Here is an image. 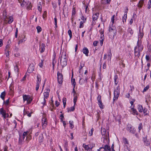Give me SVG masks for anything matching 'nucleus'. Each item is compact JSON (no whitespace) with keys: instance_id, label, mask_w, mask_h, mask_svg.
Here are the masks:
<instances>
[{"instance_id":"f257e3e1","label":"nucleus","mask_w":151,"mask_h":151,"mask_svg":"<svg viewBox=\"0 0 151 151\" xmlns=\"http://www.w3.org/2000/svg\"><path fill=\"white\" fill-rule=\"evenodd\" d=\"M143 48V46L141 44H138L134 48V54L135 56L139 57L140 55V52L142 51Z\"/></svg>"},{"instance_id":"f03ea898","label":"nucleus","mask_w":151,"mask_h":151,"mask_svg":"<svg viewBox=\"0 0 151 151\" xmlns=\"http://www.w3.org/2000/svg\"><path fill=\"white\" fill-rule=\"evenodd\" d=\"M60 63L62 67L66 66L67 64V60L65 54L63 53L61 57Z\"/></svg>"},{"instance_id":"7ed1b4c3","label":"nucleus","mask_w":151,"mask_h":151,"mask_svg":"<svg viewBox=\"0 0 151 151\" xmlns=\"http://www.w3.org/2000/svg\"><path fill=\"white\" fill-rule=\"evenodd\" d=\"M119 94V86H118L115 90L114 92V97L113 100L114 101L117 100Z\"/></svg>"},{"instance_id":"20e7f679","label":"nucleus","mask_w":151,"mask_h":151,"mask_svg":"<svg viewBox=\"0 0 151 151\" xmlns=\"http://www.w3.org/2000/svg\"><path fill=\"white\" fill-rule=\"evenodd\" d=\"M23 98L24 102L25 101H27V104H30L32 100V99L30 98V96L29 95L23 94Z\"/></svg>"},{"instance_id":"39448f33","label":"nucleus","mask_w":151,"mask_h":151,"mask_svg":"<svg viewBox=\"0 0 151 151\" xmlns=\"http://www.w3.org/2000/svg\"><path fill=\"white\" fill-rule=\"evenodd\" d=\"M50 91V90L47 89V90L46 92H45L44 93V98L41 101V103L44 105H45V99H47L49 96Z\"/></svg>"},{"instance_id":"423d86ee","label":"nucleus","mask_w":151,"mask_h":151,"mask_svg":"<svg viewBox=\"0 0 151 151\" xmlns=\"http://www.w3.org/2000/svg\"><path fill=\"white\" fill-rule=\"evenodd\" d=\"M57 79L58 82L59 84H62L63 83V75L60 73L59 71L57 73Z\"/></svg>"},{"instance_id":"0eeeda50","label":"nucleus","mask_w":151,"mask_h":151,"mask_svg":"<svg viewBox=\"0 0 151 151\" xmlns=\"http://www.w3.org/2000/svg\"><path fill=\"white\" fill-rule=\"evenodd\" d=\"M109 34L110 35L114 36V33L115 32V28L114 27L113 28L110 27L109 28Z\"/></svg>"},{"instance_id":"6e6552de","label":"nucleus","mask_w":151,"mask_h":151,"mask_svg":"<svg viewBox=\"0 0 151 151\" xmlns=\"http://www.w3.org/2000/svg\"><path fill=\"white\" fill-rule=\"evenodd\" d=\"M47 124V119L45 118H42V125L44 129L45 128Z\"/></svg>"},{"instance_id":"1a4fd4ad","label":"nucleus","mask_w":151,"mask_h":151,"mask_svg":"<svg viewBox=\"0 0 151 151\" xmlns=\"http://www.w3.org/2000/svg\"><path fill=\"white\" fill-rule=\"evenodd\" d=\"M0 112L1 114L3 116L4 118H6V115H7V116H9L8 114H6V111L3 108L0 109Z\"/></svg>"},{"instance_id":"9d476101","label":"nucleus","mask_w":151,"mask_h":151,"mask_svg":"<svg viewBox=\"0 0 151 151\" xmlns=\"http://www.w3.org/2000/svg\"><path fill=\"white\" fill-rule=\"evenodd\" d=\"M4 19L5 20L8 19V23L9 24L11 23L13 21V18L12 17H8L7 16H5Z\"/></svg>"},{"instance_id":"9b49d317","label":"nucleus","mask_w":151,"mask_h":151,"mask_svg":"<svg viewBox=\"0 0 151 151\" xmlns=\"http://www.w3.org/2000/svg\"><path fill=\"white\" fill-rule=\"evenodd\" d=\"M37 81L36 87V91H37L39 89V84L40 83L41 80L40 78H39L38 76H37Z\"/></svg>"},{"instance_id":"f8f14e48","label":"nucleus","mask_w":151,"mask_h":151,"mask_svg":"<svg viewBox=\"0 0 151 151\" xmlns=\"http://www.w3.org/2000/svg\"><path fill=\"white\" fill-rule=\"evenodd\" d=\"M88 50L86 47H84L83 49V52L85 54L86 56H88Z\"/></svg>"},{"instance_id":"ddd939ff","label":"nucleus","mask_w":151,"mask_h":151,"mask_svg":"<svg viewBox=\"0 0 151 151\" xmlns=\"http://www.w3.org/2000/svg\"><path fill=\"white\" fill-rule=\"evenodd\" d=\"M99 14V13H96L95 14H93V21H95L96 20L98 17Z\"/></svg>"},{"instance_id":"4468645a","label":"nucleus","mask_w":151,"mask_h":151,"mask_svg":"<svg viewBox=\"0 0 151 151\" xmlns=\"http://www.w3.org/2000/svg\"><path fill=\"white\" fill-rule=\"evenodd\" d=\"M41 48V50H40V52L41 53L43 52H44L45 49V45L44 44L42 43L41 45L40 46Z\"/></svg>"},{"instance_id":"2eb2a0df","label":"nucleus","mask_w":151,"mask_h":151,"mask_svg":"<svg viewBox=\"0 0 151 151\" xmlns=\"http://www.w3.org/2000/svg\"><path fill=\"white\" fill-rule=\"evenodd\" d=\"M34 70V67L33 66H30L28 68V71L29 73H30Z\"/></svg>"},{"instance_id":"dca6fc26","label":"nucleus","mask_w":151,"mask_h":151,"mask_svg":"<svg viewBox=\"0 0 151 151\" xmlns=\"http://www.w3.org/2000/svg\"><path fill=\"white\" fill-rule=\"evenodd\" d=\"M131 109L133 112V113H132L134 115L135 114L136 115H138V113L135 109H134L133 108H131Z\"/></svg>"},{"instance_id":"f3484780","label":"nucleus","mask_w":151,"mask_h":151,"mask_svg":"<svg viewBox=\"0 0 151 151\" xmlns=\"http://www.w3.org/2000/svg\"><path fill=\"white\" fill-rule=\"evenodd\" d=\"M5 96V91H4L1 93L0 97L1 98L3 99L4 101V97Z\"/></svg>"},{"instance_id":"a211bd4d","label":"nucleus","mask_w":151,"mask_h":151,"mask_svg":"<svg viewBox=\"0 0 151 151\" xmlns=\"http://www.w3.org/2000/svg\"><path fill=\"white\" fill-rule=\"evenodd\" d=\"M138 110L140 112H142L143 111V107L142 106L139 105Z\"/></svg>"},{"instance_id":"6ab92c4d","label":"nucleus","mask_w":151,"mask_h":151,"mask_svg":"<svg viewBox=\"0 0 151 151\" xmlns=\"http://www.w3.org/2000/svg\"><path fill=\"white\" fill-rule=\"evenodd\" d=\"M43 139V135L42 134H40V135L39 138V140L40 142H42Z\"/></svg>"},{"instance_id":"aec40b11","label":"nucleus","mask_w":151,"mask_h":151,"mask_svg":"<svg viewBox=\"0 0 151 151\" xmlns=\"http://www.w3.org/2000/svg\"><path fill=\"white\" fill-rule=\"evenodd\" d=\"M25 137L22 136V137H20L19 138V142L20 143H22L23 140H24Z\"/></svg>"},{"instance_id":"412c9836","label":"nucleus","mask_w":151,"mask_h":151,"mask_svg":"<svg viewBox=\"0 0 151 151\" xmlns=\"http://www.w3.org/2000/svg\"><path fill=\"white\" fill-rule=\"evenodd\" d=\"M143 3L144 1H140L138 4V6L139 8H141L142 6Z\"/></svg>"},{"instance_id":"4be33fe9","label":"nucleus","mask_w":151,"mask_h":151,"mask_svg":"<svg viewBox=\"0 0 151 151\" xmlns=\"http://www.w3.org/2000/svg\"><path fill=\"white\" fill-rule=\"evenodd\" d=\"M127 19V14H124V17L122 18V22L124 23V22H126Z\"/></svg>"},{"instance_id":"5701e85b","label":"nucleus","mask_w":151,"mask_h":151,"mask_svg":"<svg viewBox=\"0 0 151 151\" xmlns=\"http://www.w3.org/2000/svg\"><path fill=\"white\" fill-rule=\"evenodd\" d=\"M66 98H64L63 99V107L65 108L66 105Z\"/></svg>"},{"instance_id":"b1692460","label":"nucleus","mask_w":151,"mask_h":151,"mask_svg":"<svg viewBox=\"0 0 151 151\" xmlns=\"http://www.w3.org/2000/svg\"><path fill=\"white\" fill-rule=\"evenodd\" d=\"M76 8L75 7L73 8L72 11V16H73L75 15L76 14Z\"/></svg>"},{"instance_id":"393cba45","label":"nucleus","mask_w":151,"mask_h":151,"mask_svg":"<svg viewBox=\"0 0 151 151\" xmlns=\"http://www.w3.org/2000/svg\"><path fill=\"white\" fill-rule=\"evenodd\" d=\"M99 105V107H100L101 109H103V106L102 105V103L101 101H98Z\"/></svg>"},{"instance_id":"a878e982","label":"nucleus","mask_w":151,"mask_h":151,"mask_svg":"<svg viewBox=\"0 0 151 151\" xmlns=\"http://www.w3.org/2000/svg\"><path fill=\"white\" fill-rule=\"evenodd\" d=\"M71 81H72V84L74 88H75L76 85V82H75V79L74 78V79H73Z\"/></svg>"},{"instance_id":"bb28decb","label":"nucleus","mask_w":151,"mask_h":151,"mask_svg":"<svg viewBox=\"0 0 151 151\" xmlns=\"http://www.w3.org/2000/svg\"><path fill=\"white\" fill-rule=\"evenodd\" d=\"M19 3H21V6H23L24 5V3L25 2H24V0H18Z\"/></svg>"},{"instance_id":"cd10ccee","label":"nucleus","mask_w":151,"mask_h":151,"mask_svg":"<svg viewBox=\"0 0 151 151\" xmlns=\"http://www.w3.org/2000/svg\"><path fill=\"white\" fill-rule=\"evenodd\" d=\"M84 63H80V71H79V73H81V70L82 69V68L84 66Z\"/></svg>"},{"instance_id":"c85d7f7f","label":"nucleus","mask_w":151,"mask_h":151,"mask_svg":"<svg viewBox=\"0 0 151 151\" xmlns=\"http://www.w3.org/2000/svg\"><path fill=\"white\" fill-rule=\"evenodd\" d=\"M37 32L38 33H39L42 31V28L40 26H37Z\"/></svg>"},{"instance_id":"c756f323","label":"nucleus","mask_w":151,"mask_h":151,"mask_svg":"<svg viewBox=\"0 0 151 151\" xmlns=\"http://www.w3.org/2000/svg\"><path fill=\"white\" fill-rule=\"evenodd\" d=\"M85 23L84 22L81 21L80 22V26L79 27L80 28H82L83 27V23Z\"/></svg>"},{"instance_id":"7c9ffc66","label":"nucleus","mask_w":151,"mask_h":151,"mask_svg":"<svg viewBox=\"0 0 151 151\" xmlns=\"http://www.w3.org/2000/svg\"><path fill=\"white\" fill-rule=\"evenodd\" d=\"M75 106L74 105L73 106L71 107L70 109L68 110V112H69L70 111H74L75 109Z\"/></svg>"},{"instance_id":"2f4dec72","label":"nucleus","mask_w":151,"mask_h":151,"mask_svg":"<svg viewBox=\"0 0 151 151\" xmlns=\"http://www.w3.org/2000/svg\"><path fill=\"white\" fill-rule=\"evenodd\" d=\"M102 135H104V137H103V138H104V141H103V142H105V140L106 141H107V142H108V140L107 139V136L106 135H104V134H102Z\"/></svg>"},{"instance_id":"473e14b6","label":"nucleus","mask_w":151,"mask_h":151,"mask_svg":"<svg viewBox=\"0 0 151 151\" xmlns=\"http://www.w3.org/2000/svg\"><path fill=\"white\" fill-rule=\"evenodd\" d=\"M83 147L85 148V150H88V149H89V148L88 146L84 144L83 145Z\"/></svg>"},{"instance_id":"72a5a7b5","label":"nucleus","mask_w":151,"mask_h":151,"mask_svg":"<svg viewBox=\"0 0 151 151\" xmlns=\"http://www.w3.org/2000/svg\"><path fill=\"white\" fill-rule=\"evenodd\" d=\"M29 133V132H24L22 135V136H24V137H27V135H28V134Z\"/></svg>"},{"instance_id":"f704fd0d","label":"nucleus","mask_w":151,"mask_h":151,"mask_svg":"<svg viewBox=\"0 0 151 151\" xmlns=\"http://www.w3.org/2000/svg\"><path fill=\"white\" fill-rule=\"evenodd\" d=\"M124 142L125 144H128L129 142L127 140V138H124L123 139Z\"/></svg>"},{"instance_id":"c9c22d12","label":"nucleus","mask_w":151,"mask_h":151,"mask_svg":"<svg viewBox=\"0 0 151 151\" xmlns=\"http://www.w3.org/2000/svg\"><path fill=\"white\" fill-rule=\"evenodd\" d=\"M149 88V86L148 85H147L146 86L144 89L143 90V92H145L147 91V90Z\"/></svg>"},{"instance_id":"e433bc0d","label":"nucleus","mask_w":151,"mask_h":151,"mask_svg":"<svg viewBox=\"0 0 151 151\" xmlns=\"http://www.w3.org/2000/svg\"><path fill=\"white\" fill-rule=\"evenodd\" d=\"M68 33L70 36V38H71L72 36V32L71 30L69 29L68 30Z\"/></svg>"},{"instance_id":"4c0bfd02","label":"nucleus","mask_w":151,"mask_h":151,"mask_svg":"<svg viewBox=\"0 0 151 151\" xmlns=\"http://www.w3.org/2000/svg\"><path fill=\"white\" fill-rule=\"evenodd\" d=\"M69 122L70 125V127L71 129H72L74 127V125L73 124V122H71L70 121Z\"/></svg>"},{"instance_id":"58836bf2","label":"nucleus","mask_w":151,"mask_h":151,"mask_svg":"<svg viewBox=\"0 0 151 151\" xmlns=\"http://www.w3.org/2000/svg\"><path fill=\"white\" fill-rule=\"evenodd\" d=\"M143 112H144V113L146 115H148V111L146 109H144L143 110Z\"/></svg>"},{"instance_id":"ea45409f","label":"nucleus","mask_w":151,"mask_h":151,"mask_svg":"<svg viewBox=\"0 0 151 151\" xmlns=\"http://www.w3.org/2000/svg\"><path fill=\"white\" fill-rule=\"evenodd\" d=\"M14 69L15 71L17 73L18 72L19 69L17 65L14 67Z\"/></svg>"},{"instance_id":"a19ab883","label":"nucleus","mask_w":151,"mask_h":151,"mask_svg":"<svg viewBox=\"0 0 151 151\" xmlns=\"http://www.w3.org/2000/svg\"><path fill=\"white\" fill-rule=\"evenodd\" d=\"M77 100V97L76 96H75V97L74 98V99H73V102H74V106H75L76 105V102Z\"/></svg>"},{"instance_id":"79ce46f5","label":"nucleus","mask_w":151,"mask_h":151,"mask_svg":"<svg viewBox=\"0 0 151 151\" xmlns=\"http://www.w3.org/2000/svg\"><path fill=\"white\" fill-rule=\"evenodd\" d=\"M93 129L92 128L90 132H89V134L90 136H91L93 135Z\"/></svg>"},{"instance_id":"37998d69","label":"nucleus","mask_w":151,"mask_h":151,"mask_svg":"<svg viewBox=\"0 0 151 151\" xmlns=\"http://www.w3.org/2000/svg\"><path fill=\"white\" fill-rule=\"evenodd\" d=\"M142 123H140L139 125L138 129L139 131H140L141 129L142 128Z\"/></svg>"},{"instance_id":"c03bdc74","label":"nucleus","mask_w":151,"mask_h":151,"mask_svg":"<svg viewBox=\"0 0 151 151\" xmlns=\"http://www.w3.org/2000/svg\"><path fill=\"white\" fill-rule=\"evenodd\" d=\"M128 31H129V32L131 34H133V32L131 28H129Z\"/></svg>"},{"instance_id":"a18cd8bd","label":"nucleus","mask_w":151,"mask_h":151,"mask_svg":"<svg viewBox=\"0 0 151 151\" xmlns=\"http://www.w3.org/2000/svg\"><path fill=\"white\" fill-rule=\"evenodd\" d=\"M81 19L83 20V22H86V18H85L83 16H82Z\"/></svg>"},{"instance_id":"49530a36","label":"nucleus","mask_w":151,"mask_h":151,"mask_svg":"<svg viewBox=\"0 0 151 151\" xmlns=\"http://www.w3.org/2000/svg\"><path fill=\"white\" fill-rule=\"evenodd\" d=\"M131 130L130 131V132L132 133H134L135 132V130L134 129L130 127Z\"/></svg>"},{"instance_id":"de8ad7c7","label":"nucleus","mask_w":151,"mask_h":151,"mask_svg":"<svg viewBox=\"0 0 151 151\" xmlns=\"http://www.w3.org/2000/svg\"><path fill=\"white\" fill-rule=\"evenodd\" d=\"M114 18H115V15H114L112 17V18H111V21L113 24L114 22Z\"/></svg>"},{"instance_id":"09e8293b","label":"nucleus","mask_w":151,"mask_h":151,"mask_svg":"<svg viewBox=\"0 0 151 151\" xmlns=\"http://www.w3.org/2000/svg\"><path fill=\"white\" fill-rule=\"evenodd\" d=\"M42 6L41 5H40L39 6H38V10L40 11L41 12V11Z\"/></svg>"},{"instance_id":"8fccbe9b","label":"nucleus","mask_w":151,"mask_h":151,"mask_svg":"<svg viewBox=\"0 0 151 151\" xmlns=\"http://www.w3.org/2000/svg\"><path fill=\"white\" fill-rule=\"evenodd\" d=\"M54 20H55V27H57V19L56 18H54Z\"/></svg>"},{"instance_id":"3c124183","label":"nucleus","mask_w":151,"mask_h":151,"mask_svg":"<svg viewBox=\"0 0 151 151\" xmlns=\"http://www.w3.org/2000/svg\"><path fill=\"white\" fill-rule=\"evenodd\" d=\"M98 43V41H94L93 43V45L94 46H97V44Z\"/></svg>"},{"instance_id":"603ef678","label":"nucleus","mask_w":151,"mask_h":151,"mask_svg":"<svg viewBox=\"0 0 151 151\" xmlns=\"http://www.w3.org/2000/svg\"><path fill=\"white\" fill-rule=\"evenodd\" d=\"M97 100L98 101H101V96L100 95H99L97 97Z\"/></svg>"},{"instance_id":"864d4df0","label":"nucleus","mask_w":151,"mask_h":151,"mask_svg":"<svg viewBox=\"0 0 151 151\" xmlns=\"http://www.w3.org/2000/svg\"><path fill=\"white\" fill-rule=\"evenodd\" d=\"M46 12H45V11L43 14V19H45V17H46Z\"/></svg>"},{"instance_id":"5fc2aeb1","label":"nucleus","mask_w":151,"mask_h":151,"mask_svg":"<svg viewBox=\"0 0 151 151\" xmlns=\"http://www.w3.org/2000/svg\"><path fill=\"white\" fill-rule=\"evenodd\" d=\"M9 102V99H8L5 101H4V103L7 105L8 104Z\"/></svg>"},{"instance_id":"6e6d98bb","label":"nucleus","mask_w":151,"mask_h":151,"mask_svg":"<svg viewBox=\"0 0 151 151\" xmlns=\"http://www.w3.org/2000/svg\"><path fill=\"white\" fill-rule=\"evenodd\" d=\"M25 41V40L24 39H23L22 40H19V41L18 43L19 44V43H22V42H23V41Z\"/></svg>"},{"instance_id":"4d7b16f0","label":"nucleus","mask_w":151,"mask_h":151,"mask_svg":"<svg viewBox=\"0 0 151 151\" xmlns=\"http://www.w3.org/2000/svg\"><path fill=\"white\" fill-rule=\"evenodd\" d=\"M109 54L108 55L109 57H110V58L111 59V50H109Z\"/></svg>"},{"instance_id":"13d9d810","label":"nucleus","mask_w":151,"mask_h":151,"mask_svg":"<svg viewBox=\"0 0 151 151\" xmlns=\"http://www.w3.org/2000/svg\"><path fill=\"white\" fill-rule=\"evenodd\" d=\"M40 67L42 68L43 66V61L42 60L41 62L39 64Z\"/></svg>"},{"instance_id":"bf43d9fd","label":"nucleus","mask_w":151,"mask_h":151,"mask_svg":"<svg viewBox=\"0 0 151 151\" xmlns=\"http://www.w3.org/2000/svg\"><path fill=\"white\" fill-rule=\"evenodd\" d=\"M20 55V54L19 53H16L14 54V56L16 57H18Z\"/></svg>"},{"instance_id":"052dcab7","label":"nucleus","mask_w":151,"mask_h":151,"mask_svg":"<svg viewBox=\"0 0 151 151\" xmlns=\"http://www.w3.org/2000/svg\"><path fill=\"white\" fill-rule=\"evenodd\" d=\"M60 104L57 101H55V105L56 106H58Z\"/></svg>"},{"instance_id":"680f3d73","label":"nucleus","mask_w":151,"mask_h":151,"mask_svg":"<svg viewBox=\"0 0 151 151\" xmlns=\"http://www.w3.org/2000/svg\"><path fill=\"white\" fill-rule=\"evenodd\" d=\"M148 9H149L151 8V4L149 3H148Z\"/></svg>"},{"instance_id":"e2e57ef3","label":"nucleus","mask_w":151,"mask_h":151,"mask_svg":"<svg viewBox=\"0 0 151 151\" xmlns=\"http://www.w3.org/2000/svg\"><path fill=\"white\" fill-rule=\"evenodd\" d=\"M2 40L0 39V47L2 46L3 45Z\"/></svg>"},{"instance_id":"0e129e2a","label":"nucleus","mask_w":151,"mask_h":151,"mask_svg":"<svg viewBox=\"0 0 151 151\" xmlns=\"http://www.w3.org/2000/svg\"><path fill=\"white\" fill-rule=\"evenodd\" d=\"M111 151H115V150L114 149V144H113L112 145V146L111 147Z\"/></svg>"},{"instance_id":"69168bd1","label":"nucleus","mask_w":151,"mask_h":151,"mask_svg":"<svg viewBox=\"0 0 151 151\" xmlns=\"http://www.w3.org/2000/svg\"><path fill=\"white\" fill-rule=\"evenodd\" d=\"M146 59L147 60H149L150 59L149 56L148 55H146Z\"/></svg>"},{"instance_id":"338daca9","label":"nucleus","mask_w":151,"mask_h":151,"mask_svg":"<svg viewBox=\"0 0 151 151\" xmlns=\"http://www.w3.org/2000/svg\"><path fill=\"white\" fill-rule=\"evenodd\" d=\"M103 40H101L100 41V44L101 46H102L103 45Z\"/></svg>"},{"instance_id":"774afa93","label":"nucleus","mask_w":151,"mask_h":151,"mask_svg":"<svg viewBox=\"0 0 151 151\" xmlns=\"http://www.w3.org/2000/svg\"><path fill=\"white\" fill-rule=\"evenodd\" d=\"M32 7V6L30 5H29L27 7V8L28 9H31V8Z\"/></svg>"}]
</instances>
